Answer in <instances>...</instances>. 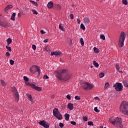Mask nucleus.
Masks as SVG:
<instances>
[{
	"label": "nucleus",
	"mask_w": 128,
	"mask_h": 128,
	"mask_svg": "<svg viewBox=\"0 0 128 128\" xmlns=\"http://www.w3.org/2000/svg\"><path fill=\"white\" fill-rule=\"evenodd\" d=\"M57 74L56 78H58L60 80H62L63 82H66L70 78H72V75L68 72V70H61L56 71Z\"/></svg>",
	"instance_id": "nucleus-1"
},
{
	"label": "nucleus",
	"mask_w": 128,
	"mask_h": 128,
	"mask_svg": "<svg viewBox=\"0 0 128 128\" xmlns=\"http://www.w3.org/2000/svg\"><path fill=\"white\" fill-rule=\"evenodd\" d=\"M120 112L128 116V102H123L120 106Z\"/></svg>",
	"instance_id": "nucleus-2"
},
{
	"label": "nucleus",
	"mask_w": 128,
	"mask_h": 128,
	"mask_svg": "<svg viewBox=\"0 0 128 128\" xmlns=\"http://www.w3.org/2000/svg\"><path fill=\"white\" fill-rule=\"evenodd\" d=\"M110 122H112V124H116V126H118L120 128H122L124 126L120 117L116 118L113 121H110Z\"/></svg>",
	"instance_id": "nucleus-3"
},
{
	"label": "nucleus",
	"mask_w": 128,
	"mask_h": 128,
	"mask_svg": "<svg viewBox=\"0 0 128 128\" xmlns=\"http://www.w3.org/2000/svg\"><path fill=\"white\" fill-rule=\"evenodd\" d=\"M126 34H124V32H121L120 34V37L119 39V42H118V46L120 48H123L124 47V40H126Z\"/></svg>",
	"instance_id": "nucleus-4"
},
{
	"label": "nucleus",
	"mask_w": 128,
	"mask_h": 128,
	"mask_svg": "<svg viewBox=\"0 0 128 128\" xmlns=\"http://www.w3.org/2000/svg\"><path fill=\"white\" fill-rule=\"evenodd\" d=\"M81 86L82 88H84V90H90L94 88V85L88 82H84L81 84Z\"/></svg>",
	"instance_id": "nucleus-5"
},
{
	"label": "nucleus",
	"mask_w": 128,
	"mask_h": 128,
	"mask_svg": "<svg viewBox=\"0 0 128 128\" xmlns=\"http://www.w3.org/2000/svg\"><path fill=\"white\" fill-rule=\"evenodd\" d=\"M53 115L54 116H56V118H58L59 120H62V116L60 112V111H58V108H54L53 110Z\"/></svg>",
	"instance_id": "nucleus-6"
},
{
	"label": "nucleus",
	"mask_w": 128,
	"mask_h": 128,
	"mask_svg": "<svg viewBox=\"0 0 128 128\" xmlns=\"http://www.w3.org/2000/svg\"><path fill=\"white\" fill-rule=\"evenodd\" d=\"M11 90L12 92H14V98L16 102H18L20 100V94H18V90H16V88L14 86H13L11 88Z\"/></svg>",
	"instance_id": "nucleus-7"
},
{
	"label": "nucleus",
	"mask_w": 128,
	"mask_h": 128,
	"mask_svg": "<svg viewBox=\"0 0 128 128\" xmlns=\"http://www.w3.org/2000/svg\"><path fill=\"white\" fill-rule=\"evenodd\" d=\"M113 86L116 92H121V90H122V88H124V86H122V83L116 82L114 84Z\"/></svg>",
	"instance_id": "nucleus-8"
},
{
	"label": "nucleus",
	"mask_w": 128,
	"mask_h": 128,
	"mask_svg": "<svg viewBox=\"0 0 128 128\" xmlns=\"http://www.w3.org/2000/svg\"><path fill=\"white\" fill-rule=\"evenodd\" d=\"M38 124L40 126H44V128H50V124L44 120H41L38 122Z\"/></svg>",
	"instance_id": "nucleus-9"
},
{
	"label": "nucleus",
	"mask_w": 128,
	"mask_h": 128,
	"mask_svg": "<svg viewBox=\"0 0 128 128\" xmlns=\"http://www.w3.org/2000/svg\"><path fill=\"white\" fill-rule=\"evenodd\" d=\"M83 20L84 24L88 26V24L90 22V18H85L83 19Z\"/></svg>",
	"instance_id": "nucleus-10"
},
{
	"label": "nucleus",
	"mask_w": 128,
	"mask_h": 128,
	"mask_svg": "<svg viewBox=\"0 0 128 128\" xmlns=\"http://www.w3.org/2000/svg\"><path fill=\"white\" fill-rule=\"evenodd\" d=\"M62 52H51V56H60Z\"/></svg>",
	"instance_id": "nucleus-11"
},
{
	"label": "nucleus",
	"mask_w": 128,
	"mask_h": 128,
	"mask_svg": "<svg viewBox=\"0 0 128 128\" xmlns=\"http://www.w3.org/2000/svg\"><path fill=\"white\" fill-rule=\"evenodd\" d=\"M34 67L35 68V70H36L34 71V72H38V74H40V66H34Z\"/></svg>",
	"instance_id": "nucleus-12"
},
{
	"label": "nucleus",
	"mask_w": 128,
	"mask_h": 128,
	"mask_svg": "<svg viewBox=\"0 0 128 128\" xmlns=\"http://www.w3.org/2000/svg\"><path fill=\"white\" fill-rule=\"evenodd\" d=\"M32 88H34V90H38V92H40L42 90V88L40 87L36 86V85H32Z\"/></svg>",
	"instance_id": "nucleus-13"
},
{
	"label": "nucleus",
	"mask_w": 128,
	"mask_h": 128,
	"mask_svg": "<svg viewBox=\"0 0 128 128\" xmlns=\"http://www.w3.org/2000/svg\"><path fill=\"white\" fill-rule=\"evenodd\" d=\"M0 26L2 28H6L8 26V23L0 21Z\"/></svg>",
	"instance_id": "nucleus-14"
},
{
	"label": "nucleus",
	"mask_w": 128,
	"mask_h": 128,
	"mask_svg": "<svg viewBox=\"0 0 128 128\" xmlns=\"http://www.w3.org/2000/svg\"><path fill=\"white\" fill-rule=\"evenodd\" d=\"M68 108L70 110H74V104L68 103Z\"/></svg>",
	"instance_id": "nucleus-15"
},
{
	"label": "nucleus",
	"mask_w": 128,
	"mask_h": 128,
	"mask_svg": "<svg viewBox=\"0 0 128 128\" xmlns=\"http://www.w3.org/2000/svg\"><path fill=\"white\" fill-rule=\"evenodd\" d=\"M47 6L48 8H52V6H54V3H52V2H50L48 4Z\"/></svg>",
	"instance_id": "nucleus-16"
},
{
	"label": "nucleus",
	"mask_w": 128,
	"mask_h": 128,
	"mask_svg": "<svg viewBox=\"0 0 128 128\" xmlns=\"http://www.w3.org/2000/svg\"><path fill=\"white\" fill-rule=\"evenodd\" d=\"M12 8V6L8 5L4 9L5 12H8V11L10 9Z\"/></svg>",
	"instance_id": "nucleus-17"
},
{
	"label": "nucleus",
	"mask_w": 128,
	"mask_h": 128,
	"mask_svg": "<svg viewBox=\"0 0 128 128\" xmlns=\"http://www.w3.org/2000/svg\"><path fill=\"white\" fill-rule=\"evenodd\" d=\"M30 2H31V4H32L34 6H36V8H38V2H34L32 0H30Z\"/></svg>",
	"instance_id": "nucleus-18"
},
{
	"label": "nucleus",
	"mask_w": 128,
	"mask_h": 128,
	"mask_svg": "<svg viewBox=\"0 0 128 128\" xmlns=\"http://www.w3.org/2000/svg\"><path fill=\"white\" fill-rule=\"evenodd\" d=\"M6 42H7V44H8V46H10V44L12 42V38H8L7 39Z\"/></svg>",
	"instance_id": "nucleus-19"
},
{
	"label": "nucleus",
	"mask_w": 128,
	"mask_h": 128,
	"mask_svg": "<svg viewBox=\"0 0 128 128\" xmlns=\"http://www.w3.org/2000/svg\"><path fill=\"white\" fill-rule=\"evenodd\" d=\"M36 70V68H34V66H32V67L30 68V72H33V74H34L35 70Z\"/></svg>",
	"instance_id": "nucleus-20"
},
{
	"label": "nucleus",
	"mask_w": 128,
	"mask_h": 128,
	"mask_svg": "<svg viewBox=\"0 0 128 128\" xmlns=\"http://www.w3.org/2000/svg\"><path fill=\"white\" fill-rule=\"evenodd\" d=\"M66 120H70V114H66L64 115Z\"/></svg>",
	"instance_id": "nucleus-21"
},
{
	"label": "nucleus",
	"mask_w": 128,
	"mask_h": 128,
	"mask_svg": "<svg viewBox=\"0 0 128 128\" xmlns=\"http://www.w3.org/2000/svg\"><path fill=\"white\" fill-rule=\"evenodd\" d=\"M56 8L58 10H60L62 8V6L59 4H56Z\"/></svg>",
	"instance_id": "nucleus-22"
},
{
	"label": "nucleus",
	"mask_w": 128,
	"mask_h": 128,
	"mask_svg": "<svg viewBox=\"0 0 128 128\" xmlns=\"http://www.w3.org/2000/svg\"><path fill=\"white\" fill-rule=\"evenodd\" d=\"M93 64L94 66H96V68H98L100 66L98 63L96 62L94 60L93 62Z\"/></svg>",
	"instance_id": "nucleus-23"
},
{
	"label": "nucleus",
	"mask_w": 128,
	"mask_h": 128,
	"mask_svg": "<svg viewBox=\"0 0 128 128\" xmlns=\"http://www.w3.org/2000/svg\"><path fill=\"white\" fill-rule=\"evenodd\" d=\"M80 42L81 46H84V38H81L80 39Z\"/></svg>",
	"instance_id": "nucleus-24"
},
{
	"label": "nucleus",
	"mask_w": 128,
	"mask_h": 128,
	"mask_svg": "<svg viewBox=\"0 0 128 128\" xmlns=\"http://www.w3.org/2000/svg\"><path fill=\"white\" fill-rule=\"evenodd\" d=\"M14 18H16V13L14 12L12 14V17H11L12 20H15L16 19Z\"/></svg>",
	"instance_id": "nucleus-25"
},
{
	"label": "nucleus",
	"mask_w": 128,
	"mask_h": 128,
	"mask_svg": "<svg viewBox=\"0 0 128 128\" xmlns=\"http://www.w3.org/2000/svg\"><path fill=\"white\" fill-rule=\"evenodd\" d=\"M31 12H32L33 14H38V12L34 9H32L31 10Z\"/></svg>",
	"instance_id": "nucleus-26"
},
{
	"label": "nucleus",
	"mask_w": 128,
	"mask_h": 128,
	"mask_svg": "<svg viewBox=\"0 0 128 128\" xmlns=\"http://www.w3.org/2000/svg\"><path fill=\"white\" fill-rule=\"evenodd\" d=\"M123 83L124 84V86L126 88H128V82L126 80H124Z\"/></svg>",
	"instance_id": "nucleus-27"
},
{
	"label": "nucleus",
	"mask_w": 128,
	"mask_h": 128,
	"mask_svg": "<svg viewBox=\"0 0 128 128\" xmlns=\"http://www.w3.org/2000/svg\"><path fill=\"white\" fill-rule=\"evenodd\" d=\"M108 86H110V83L107 82L105 84L104 90H106Z\"/></svg>",
	"instance_id": "nucleus-28"
},
{
	"label": "nucleus",
	"mask_w": 128,
	"mask_h": 128,
	"mask_svg": "<svg viewBox=\"0 0 128 128\" xmlns=\"http://www.w3.org/2000/svg\"><path fill=\"white\" fill-rule=\"evenodd\" d=\"M94 52H96V54H98V52H100V50H98V48L94 47Z\"/></svg>",
	"instance_id": "nucleus-29"
},
{
	"label": "nucleus",
	"mask_w": 128,
	"mask_h": 128,
	"mask_svg": "<svg viewBox=\"0 0 128 128\" xmlns=\"http://www.w3.org/2000/svg\"><path fill=\"white\" fill-rule=\"evenodd\" d=\"M59 28L62 32L64 31V27H62V24H60Z\"/></svg>",
	"instance_id": "nucleus-30"
},
{
	"label": "nucleus",
	"mask_w": 128,
	"mask_h": 128,
	"mask_svg": "<svg viewBox=\"0 0 128 128\" xmlns=\"http://www.w3.org/2000/svg\"><path fill=\"white\" fill-rule=\"evenodd\" d=\"M80 28H82V30H86V27L84 26V25L83 24H80Z\"/></svg>",
	"instance_id": "nucleus-31"
},
{
	"label": "nucleus",
	"mask_w": 128,
	"mask_h": 128,
	"mask_svg": "<svg viewBox=\"0 0 128 128\" xmlns=\"http://www.w3.org/2000/svg\"><path fill=\"white\" fill-rule=\"evenodd\" d=\"M100 38L102 40H106V36H104V34H100Z\"/></svg>",
	"instance_id": "nucleus-32"
},
{
	"label": "nucleus",
	"mask_w": 128,
	"mask_h": 128,
	"mask_svg": "<svg viewBox=\"0 0 128 128\" xmlns=\"http://www.w3.org/2000/svg\"><path fill=\"white\" fill-rule=\"evenodd\" d=\"M26 84V86H31V88H32V85H34V84H30L28 82H27Z\"/></svg>",
	"instance_id": "nucleus-33"
},
{
	"label": "nucleus",
	"mask_w": 128,
	"mask_h": 128,
	"mask_svg": "<svg viewBox=\"0 0 128 128\" xmlns=\"http://www.w3.org/2000/svg\"><path fill=\"white\" fill-rule=\"evenodd\" d=\"M100 78H104V72H101L99 74Z\"/></svg>",
	"instance_id": "nucleus-34"
},
{
	"label": "nucleus",
	"mask_w": 128,
	"mask_h": 128,
	"mask_svg": "<svg viewBox=\"0 0 128 128\" xmlns=\"http://www.w3.org/2000/svg\"><path fill=\"white\" fill-rule=\"evenodd\" d=\"M24 79L25 80V82H28V78L26 76H24Z\"/></svg>",
	"instance_id": "nucleus-35"
},
{
	"label": "nucleus",
	"mask_w": 128,
	"mask_h": 128,
	"mask_svg": "<svg viewBox=\"0 0 128 128\" xmlns=\"http://www.w3.org/2000/svg\"><path fill=\"white\" fill-rule=\"evenodd\" d=\"M122 2L124 4H125V5L128 4V1L126 0H122Z\"/></svg>",
	"instance_id": "nucleus-36"
},
{
	"label": "nucleus",
	"mask_w": 128,
	"mask_h": 128,
	"mask_svg": "<svg viewBox=\"0 0 128 128\" xmlns=\"http://www.w3.org/2000/svg\"><path fill=\"white\" fill-rule=\"evenodd\" d=\"M82 118H83V120H84V122H88V117L84 116L82 117Z\"/></svg>",
	"instance_id": "nucleus-37"
},
{
	"label": "nucleus",
	"mask_w": 128,
	"mask_h": 128,
	"mask_svg": "<svg viewBox=\"0 0 128 128\" xmlns=\"http://www.w3.org/2000/svg\"><path fill=\"white\" fill-rule=\"evenodd\" d=\"M1 84L2 86H6V82H4V81L3 80H1Z\"/></svg>",
	"instance_id": "nucleus-38"
},
{
	"label": "nucleus",
	"mask_w": 128,
	"mask_h": 128,
	"mask_svg": "<svg viewBox=\"0 0 128 128\" xmlns=\"http://www.w3.org/2000/svg\"><path fill=\"white\" fill-rule=\"evenodd\" d=\"M94 110L96 112H100V110H98V107H95L94 108Z\"/></svg>",
	"instance_id": "nucleus-39"
},
{
	"label": "nucleus",
	"mask_w": 128,
	"mask_h": 128,
	"mask_svg": "<svg viewBox=\"0 0 128 128\" xmlns=\"http://www.w3.org/2000/svg\"><path fill=\"white\" fill-rule=\"evenodd\" d=\"M6 50H8L10 52H12V48L8 46H6Z\"/></svg>",
	"instance_id": "nucleus-40"
},
{
	"label": "nucleus",
	"mask_w": 128,
	"mask_h": 128,
	"mask_svg": "<svg viewBox=\"0 0 128 128\" xmlns=\"http://www.w3.org/2000/svg\"><path fill=\"white\" fill-rule=\"evenodd\" d=\"M75 99L76 100H80V97L79 96H75Z\"/></svg>",
	"instance_id": "nucleus-41"
},
{
	"label": "nucleus",
	"mask_w": 128,
	"mask_h": 128,
	"mask_svg": "<svg viewBox=\"0 0 128 128\" xmlns=\"http://www.w3.org/2000/svg\"><path fill=\"white\" fill-rule=\"evenodd\" d=\"M88 125L94 126V122H88Z\"/></svg>",
	"instance_id": "nucleus-42"
},
{
	"label": "nucleus",
	"mask_w": 128,
	"mask_h": 128,
	"mask_svg": "<svg viewBox=\"0 0 128 128\" xmlns=\"http://www.w3.org/2000/svg\"><path fill=\"white\" fill-rule=\"evenodd\" d=\"M14 64V61L11 60H10V64H11V66H13V64Z\"/></svg>",
	"instance_id": "nucleus-43"
},
{
	"label": "nucleus",
	"mask_w": 128,
	"mask_h": 128,
	"mask_svg": "<svg viewBox=\"0 0 128 128\" xmlns=\"http://www.w3.org/2000/svg\"><path fill=\"white\" fill-rule=\"evenodd\" d=\"M66 98H68V100H70L72 99V98L70 97V96L69 94H68L66 96Z\"/></svg>",
	"instance_id": "nucleus-44"
},
{
	"label": "nucleus",
	"mask_w": 128,
	"mask_h": 128,
	"mask_svg": "<svg viewBox=\"0 0 128 128\" xmlns=\"http://www.w3.org/2000/svg\"><path fill=\"white\" fill-rule=\"evenodd\" d=\"M32 48L34 50H36V45L34 44L32 46Z\"/></svg>",
	"instance_id": "nucleus-45"
},
{
	"label": "nucleus",
	"mask_w": 128,
	"mask_h": 128,
	"mask_svg": "<svg viewBox=\"0 0 128 128\" xmlns=\"http://www.w3.org/2000/svg\"><path fill=\"white\" fill-rule=\"evenodd\" d=\"M71 124H72L73 126H76V122H70Z\"/></svg>",
	"instance_id": "nucleus-46"
},
{
	"label": "nucleus",
	"mask_w": 128,
	"mask_h": 128,
	"mask_svg": "<svg viewBox=\"0 0 128 128\" xmlns=\"http://www.w3.org/2000/svg\"><path fill=\"white\" fill-rule=\"evenodd\" d=\"M64 124L62 123V122H60L59 123V126L60 127V128H64Z\"/></svg>",
	"instance_id": "nucleus-47"
},
{
	"label": "nucleus",
	"mask_w": 128,
	"mask_h": 128,
	"mask_svg": "<svg viewBox=\"0 0 128 128\" xmlns=\"http://www.w3.org/2000/svg\"><path fill=\"white\" fill-rule=\"evenodd\" d=\"M28 98L30 102H32V95H28Z\"/></svg>",
	"instance_id": "nucleus-48"
},
{
	"label": "nucleus",
	"mask_w": 128,
	"mask_h": 128,
	"mask_svg": "<svg viewBox=\"0 0 128 128\" xmlns=\"http://www.w3.org/2000/svg\"><path fill=\"white\" fill-rule=\"evenodd\" d=\"M44 78H46V79L48 78V75H46V74H44Z\"/></svg>",
	"instance_id": "nucleus-49"
},
{
	"label": "nucleus",
	"mask_w": 128,
	"mask_h": 128,
	"mask_svg": "<svg viewBox=\"0 0 128 128\" xmlns=\"http://www.w3.org/2000/svg\"><path fill=\"white\" fill-rule=\"evenodd\" d=\"M6 56H10V52H6Z\"/></svg>",
	"instance_id": "nucleus-50"
},
{
	"label": "nucleus",
	"mask_w": 128,
	"mask_h": 128,
	"mask_svg": "<svg viewBox=\"0 0 128 128\" xmlns=\"http://www.w3.org/2000/svg\"><path fill=\"white\" fill-rule=\"evenodd\" d=\"M116 70H119L120 68V66H118V64H116Z\"/></svg>",
	"instance_id": "nucleus-51"
},
{
	"label": "nucleus",
	"mask_w": 128,
	"mask_h": 128,
	"mask_svg": "<svg viewBox=\"0 0 128 128\" xmlns=\"http://www.w3.org/2000/svg\"><path fill=\"white\" fill-rule=\"evenodd\" d=\"M70 18L71 20H74V14H70Z\"/></svg>",
	"instance_id": "nucleus-52"
},
{
	"label": "nucleus",
	"mask_w": 128,
	"mask_h": 128,
	"mask_svg": "<svg viewBox=\"0 0 128 128\" xmlns=\"http://www.w3.org/2000/svg\"><path fill=\"white\" fill-rule=\"evenodd\" d=\"M50 48H48V47H46L44 48V50L46 51V52H48Z\"/></svg>",
	"instance_id": "nucleus-53"
},
{
	"label": "nucleus",
	"mask_w": 128,
	"mask_h": 128,
	"mask_svg": "<svg viewBox=\"0 0 128 128\" xmlns=\"http://www.w3.org/2000/svg\"><path fill=\"white\" fill-rule=\"evenodd\" d=\"M77 22H78V24H80V18L77 19Z\"/></svg>",
	"instance_id": "nucleus-54"
},
{
	"label": "nucleus",
	"mask_w": 128,
	"mask_h": 128,
	"mask_svg": "<svg viewBox=\"0 0 128 128\" xmlns=\"http://www.w3.org/2000/svg\"><path fill=\"white\" fill-rule=\"evenodd\" d=\"M40 33H41L42 34H46V32H44V30H40Z\"/></svg>",
	"instance_id": "nucleus-55"
},
{
	"label": "nucleus",
	"mask_w": 128,
	"mask_h": 128,
	"mask_svg": "<svg viewBox=\"0 0 128 128\" xmlns=\"http://www.w3.org/2000/svg\"><path fill=\"white\" fill-rule=\"evenodd\" d=\"M48 42V39H46L44 41V42Z\"/></svg>",
	"instance_id": "nucleus-56"
},
{
	"label": "nucleus",
	"mask_w": 128,
	"mask_h": 128,
	"mask_svg": "<svg viewBox=\"0 0 128 128\" xmlns=\"http://www.w3.org/2000/svg\"><path fill=\"white\" fill-rule=\"evenodd\" d=\"M18 18H22V14H20V13L18 14Z\"/></svg>",
	"instance_id": "nucleus-57"
},
{
	"label": "nucleus",
	"mask_w": 128,
	"mask_h": 128,
	"mask_svg": "<svg viewBox=\"0 0 128 128\" xmlns=\"http://www.w3.org/2000/svg\"><path fill=\"white\" fill-rule=\"evenodd\" d=\"M100 98H98V96H96V97H95L94 98V100H99Z\"/></svg>",
	"instance_id": "nucleus-58"
},
{
	"label": "nucleus",
	"mask_w": 128,
	"mask_h": 128,
	"mask_svg": "<svg viewBox=\"0 0 128 128\" xmlns=\"http://www.w3.org/2000/svg\"><path fill=\"white\" fill-rule=\"evenodd\" d=\"M118 72H122L120 71V69L118 70Z\"/></svg>",
	"instance_id": "nucleus-59"
},
{
	"label": "nucleus",
	"mask_w": 128,
	"mask_h": 128,
	"mask_svg": "<svg viewBox=\"0 0 128 128\" xmlns=\"http://www.w3.org/2000/svg\"><path fill=\"white\" fill-rule=\"evenodd\" d=\"M52 98H54V95L52 96Z\"/></svg>",
	"instance_id": "nucleus-60"
},
{
	"label": "nucleus",
	"mask_w": 128,
	"mask_h": 128,
	"mask_svg": "<svg viewBox=\"0 0 128 128\" xmlns=\"http://www.w3.org/2000/svg\"><path fill=\"white\" fill-rule=\"evenodd\" d=\"M70 44H72V41L70 39Z\"/></svg>",
	"instance_id": "nucleus-61"
},
{
	"label": "nucleus",
	"mask_w": 128,
	"mask_h": 128,
	"mask_svg": "<svg viewBox=\"0 0 128 128\" xmlns=\"http://www.w3.org/2000/svg\"><path fill=\"white\" fill-rule=\"evenodd\" d=\"M22 14H24V12H22Z\"/></svg>",
	"instance_id": "nucleus-62"
},
{
	"label": "nucleus",
	"mask_w": 128,
	"mask_h": 128,
	"mask_svg": "<svg viewBox=\"0 0 128 128\" xmlns=\"http://www.w3.org/2000/svg\"><path fill=\"white\" fill-rule=\"evenodd\" d=\"M91 68H92V66H90Z\"/></svg>",
	"instance_id": "nucleus-63"
},
{
	"label": "nucleus",
	"mask_w": 128,
	"mask_h": 128,
	"mask_svg": "<svg viewBox=\"0 0 128 128\" xmlns=\"http://www.w3.org/2000/svg\"><path fill=\"white\" fill-rule=\"evenodd\" d=\"M36 69H34V70H36Z\"/></svg>",
	"instance_id": "nucleus-64"
}]
</instances>
